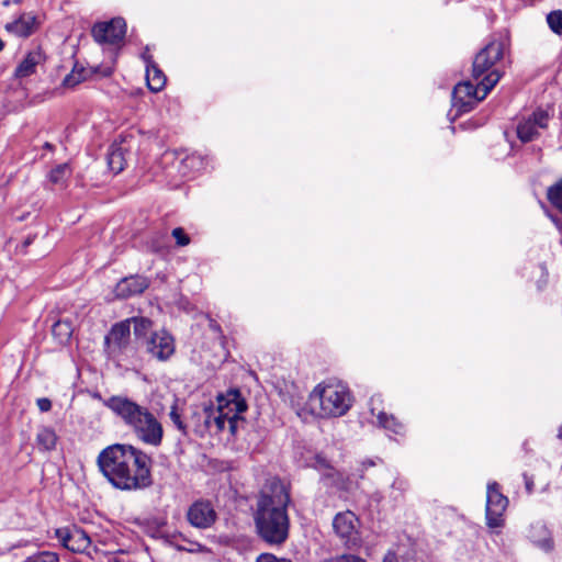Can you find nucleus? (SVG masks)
I'll return each instance as SVG.
<instances>
[{"mask_svg": "<svg viewBox=\"0 0 562 562\" xmlns=\"http://www.w3.org/2000/svg\"><path fill=\"white\" fill-rule=\"evenodd\" d=\"M57 439L58 438L54 429L49 427H43L36 435V445L38 449L43 451H50L55 449Z\"/></svg>", "mask_w": 562, "mask_h": 562, "instance_id": "a211bd4d", "label": "nucleus"}, {"mask_svg": "<svg viewBox=\"0 0 562 562\" xmlns=\"http://www.w3.org/2000/svg\"><path fill=\"white\" fill-rule=\"evenodd\" d=\"M289 503V491L278 479H272L261 491L254 519L258 535L267 543L281 544L288 539Z\"/></svg>", "mask_w": 562, "mask_h": 562, "instance_id": "f03ea898", "label": "nucleus"}, {"mask_svg": "<svg viewBox=\"0 0 562 562\" xmlns=\"http://www.w3.org/2000/svg\"><path fill=\"white\" fill-rule=\"evenodd\" d=\"M549 120V112L538 109L531 116L518 124V138L524 143L533 140L540 135V130H546L548 127Z\"/></svg>", "mask_w": 562, "mask_h": 562, "instance_id": "9d476101", "label": "nucleus"}, {"mask_svg": "<svg viewBox=\"0 0 562 562\" xmlns=\"http://www.w3.org/2000/svg\"><path fill=\"white\" fill-rule=\"evenodd\" d=\"M169 417H170L171 422L173 423V425L177 427V429L179 431H181L182 435L188 434V430H187L188 426L182 420V416H181V413L179 412L177 402L171 406Z\"/></svg>", "mask_w": 562, "mask_h": 562, "instance_id": "cd10ccee", "label": "nucleus"}, {"mask_svg": "<svg viewBox=\"0 0 562 562\" xmlns=\"http://www.w3.org/2000/svg\"><path fill=\"white\" fill-rule=\"evenodd\" d=\"M501 79L498 71H491L483 77L476 87L470 81L458 83L452 92L453 106L461 112H468L495 87Z\"/></svg>", "mask_w": 562, "mask_h": 562, "instance_id": "39448f33", "label": "nucleus"}, {"mask_svg": "<svg viewBox=\"0 0 562 562\" xmlns=\"http://www.w3.org/2000/svg\"><path fill=\"white\" fill-rule=\"evenodd\" d=\"M503 57V45L499 42L487 44L474 58L472 76L479 80L485 77L494 64Z\"/></svg>", "mask_w": 562, "mask_h": 562, "instance_id": "1a4fd4ad", "label": "nucleus"}, {"mask_svg": "<svg viewBox=\"0 0 562 562\" xmlns=\"http://www.w3.org/2000/svg\"><path fill=\"white\" fill-rule=\"evenodd\" d=\"M130 336V319H125L112 326L110 333L105 336V344L111 352L121 351L127 346Z\"/></svg>", "mask_w": 562, "mask_h": 562, "instance_id": "4468645a", "label": "nucleus"}, {"mask_svg": "<svg viewBox=\"0 0 562 562\" xmlns=\"http://www.w3.org/2000/svg\"><path fill=\"white\" fill-rule=\"evenodd\" d=\"M29 562H59V557L55 552L42 551L27 558Z\"/></svg>", "mask_w": 562, "mask_h": 562, "instance_id": "c85d7f7f", "label": "nucleus"}, {"mask_svg": "<svg viewBox=\"0 0 562 562\" xmlns=\"http://www.w3.org/2000/svg\"><path fill=\"white\" fill-rule=\"evenodd\" d=\"M326 562H367L364 559L353 554H342Z\"/></svg>", "mask_w": 562, "mask_h": 562, "instance_id": "473e14b6", "label": "nucleus"}, {"mask_svg": "<svg viewBox=\"0 0 562 562\" xmlns=\"http://www.w3.org/2000/svg\"><path fill=\"white\" fill-rule=\"evenodd\" d=\"M52 331L59 342L65 344L72 335V325L68 321H57L53 325Z\"/></svg>", "mask_w": 562, "mask_h": 562, "instance_id": "393cba45", "label": "nucleus"}, {"mask_svg": "<svg viewBox=\"0 0 562 562\" xmlns=\"http://www.w3.org/2000/svg\"><path fill=\"white\" fill-rule=\"evenodd\" d=\"M5 27L20 37H27L36 30L37 21L33 14L24 13L14 22L7 24Z\"/></svg>", "mask_w": 562, "mask_h": 562, "instance_id": "f3484780", "label": "nucleus"}, {"mask_svg": "<svg viewBox=\"0 0 562 562\" xmlns=\"http://www.w3.org/2000/svg\"><path fill=\"white\" fill-rule=\"evenodd\" d=\"M547 22L553 33L562 35V10L551 11L547 15Z\"/></svg>", "mask_w": 562, "mask_h": 562, "instance_id": "bb28decb", "label": "nucleus"}, {"mask_svg": "<svg viewBox=\"0 0 562 562\" xmlns=\"http://www.w3.org/2000/svg\"><path fill=\"white\" fill-rule=\"evenodd\" d=\"M382 562H400L397 555L394 552H387L383 558Z\"/></svg>", "mask_w": 562, "mask_h": 562, "instance_id": "c9c22d12", "label": "nucleus"}, {"mask_svg": "<svg viewBox=\"0 0 562 562\" xmlns=\"http://www.w3.org/2000/svg\"><path fill=\"white\" fill-rule=\"evenodd\" d=\"M313 409L318 408L321 417H338L345 415L351 406L348 387L340 381L329 380L317 384L310 394Z\"/></svg>", "mask_w": 562, "mask_h": 562, "instance_id": "20e7f679", "label": "nucleus"}, {"mask_svg": "<svg viewBox=\"0 0 562 562\" xmlns=\"http://www.w3.org/2000/svg\"><path fill=\"white\" fill-rule=\"evenodd\" d=\"M217 402L218 405L216 408L221 412L222 416L227 419L231 431L235 432L236 423L240 414L247 409L246 403L238 397V392L234 393L232 400H227V396L218 395Z\"/></svg>", "mask_w": 562, "mask_h": 562, "instance_id": "ddd939ff", "label": "nucleus"}, {"mask_svg": "<svg viewBox=\"0 0 562 562\" xmlns=\"http://www.w3.org/2000/svg\"><path fill=\"white\" fill-rule=\"evenodd\" d=\"M256 562H291V561L286 560V559H278L277 557H274L273 554H270V553H263L257 558Z\"/></svg>", "mask_w": 562, "mask_h": 562, "instance_id": "72a5a7b5", "label": "nucleus"}, {"mask_svg": "<svg viewBox=\"0 0 562 562\" xmlns=\"http://www.w3.org/2000/svg\"><path fill=\"white\" fill-rule=\"evenodd\" d=\"M368 465L372 467V465H374V462L373 461H369Z\"/></svg>", "mask_w": 562, "mask_h": 562, "instance_id": "a19ab883", "label": "nucleus"}, {"mask_svg": "<svg viewBox=\"0 0 562 562\" xmlns=\"http://www.w3.org/2000/svg\"><path fill=\"white\" fill-rule=\"evenodd\" d=\"M37 406L41 412H48L52 408V402L46 397L38 398Z\"/></svg>", "mask_w": 562, "mask_h": 562, "instance_id": "f704fd0d", "label": "nucleus"}, {"mask_svg": "<svg viewBox=\"0 0 562 562\" xmlns=\"http://www.w3.org/2000/svg\"><path fill=\"white\" fill-rule=\"evenodd\" d=\"M508 506V498L499 491L497 483L487 485L486 495V525L490 528H498L504 525V513Z\"/></svg>", "mask_w": 562, "mask_h": 562, "instance_id": "6e6552de", "label": "nucleus"}, {"mask_svg": "<svg viewBox=\"0 0 562 562\" xmlns=\"http://www.w3.org/2000/svg\"><path fill=\"white\" fill-rule=\"evenodd\" d=\"M171 235L176 239V244L179 247H184L190 244V237L186 234L182 227L173 228Z\"/></svg>", "mask_w": 562, "mask_h": 562, "instance_id": "c756f323", "label": "nucleus"}, {"mask_svg": "<svg viewBox=\"0 0 562 562\" xmlns=\"http://www.w3.org/2000/svg\"><path fill=\"white\" fill-rule=\"evenodd\" d=\"M71 168L68 164H60L48 173V180L54 186L64 187L71 176Z\"/></svg>", "mask_w": 562, "mask_h": 562, "instance_id": "5701e85b", "label": "nucleus"}, {"mask_svg": "<svg viewBox=\"0 0 562 562\" xmlns=\"http://www.w3.org/2000/svg\"><path fill=\"white\" fill-rule=\"evenodd\" d=\"M44 148H45V149H48V150H53V149H54V145H53V144H50V143H48V142H46V143L44 144Z\"/></svg>", "mask_w": 562, "mask_h": 562, "instance_id": "e433bc0d", "label": "nucleus"}, {"mask_svg": "<svg viewBox=\"0 0 562 562\" xmlns=\"http://www.w3.org/2000/svg\"><path fill=\"white\" fill-rule=\"evenodd\" d=\"M126 23L122 18L95 23L91 30L93 40L100 45L119 46L123 43Z\"/></svg>", "mask_w": 562, "mask_h": 562, "instance_id": "423d86ee", "label": "nucleus"}, {"mask_svg": "<svg viewBox=\"0 0 562 562\" xmlns=\"http://www.w3.org/2000/svg\"><path fill=\"white\" fill-rule=\"evenodd\" d=\"M359 524L358 517L352 512L346 510L334 517L333 528L346 547L355 548L361 542Z\"/></svg>", "mask_w": 562, "mask_h": 562, "instance_id": "0eeeda50", "label": "nucleus"}, {"mask_svg": "<svg viewBox=\"0 0 562 562\" xmlns=\"http://www.w3.org/2000/svg\"><path fill=\"white\" fill-rule=\"evenodd\" d=\"M147 86L153 92H159L166 85V77L155 65L147 66Z\"/></svg>", "mask_w": 562, "mask_h": 562, "instance_id": "aec40b11", "label": "nucleus"}, {"mask_svg": "<svg viewBox=\"0 0 562 562\" xmlns=\"http://www.w3.org/2000/svg\"><path fill=\"white\" fill-rule=\"evenodd\" d=\"M82 80V76L81 74H75V72H71L69 75H67L64 80H63V85L65 87H75L76 85H78L80 81Z\"/></svg>", "mask_w": 562, "mask_h": 562, "instance_id": "2f4dec72", "label": "nucleus"}, {"mask_svg": "<svg viewBox=\"0 0 562 562\" xmlns=\"http://www.w3.org/2000/svg\"><path fill=\"white\" fill-rule=\"evenodd\" d=\"M526 487H527L528 492H531V490H532V483L527 482V483H526Z\"/></svg>", "mask_w": 562, "mask_h": 562, "instance_id": "4c0bfd02", "label": "nucleus"}, {"mask_svg": "<svg viewBox=\"0 0 562 562\" xmlns=\"http://www.w3.org/2000/svg\"><path fill=\"white\" fill-rule=\"evenodd\" d=\"M108 166L114 173L121 172L125 167V157L123 149L115 145L111 146L108 151Z\"/></svg>", "mask_w": 562, "mask_h": 562, "instance_id": "4be33fe9", "label": "nucleus"}, {"mask_svg": "<svg viewBox=\"0 0 562 562\" xmlns=\"http://www.w3.org/2000/svg\"><path fill=\"white\" fill-rule=\"evenodd\" d=\"M44 55L40 49L30 52L16 66L13 74L14 78L23 79L32 76L36 72L37 66L44 63Z\"/></svg>", "mask_w": 562, "mask_h": 562, "instance_id": "dca6fc26", "label": "nucleus"}, {"mask_svg": "<svg viewBox=\"0 0 562 562\" xmlns=\"http://www.w3.org/2000/svg\"><path fill=\"white\" fill-rule=\"evenodd\" d=\"M104 405L121 417L140 441L154 447L161 443L162 425L147 407L125 396H111Z\"/></svg>", "mask_w": 562, "mask_h": 562, "instance_id": "7ed1b4c3", "label": "nucleus"}, {"mask_svg": "<svg viewBox=\"0 0 562 562\" xmlns=\"http://www.w3.org/2000/svg\"><path fill=\"white\" fill-rule=\"evenodd\" d=\"M376 418L379 425L385 429H390L395 434H400L403 430L402 424L398 423L392 415L389 416L384 412H379L376 414Z\"/></svg>", "mask_w": 562, "mask_h": 562, "instance_id": "a878e982", "label": "nucleus"}, {"mask_svg": "<svg viewBox=\"0 0 562 562\" xmlns=\"http://www.w3.org/2000/svg\"><path fill=\"white\" fill-rule=\"evenodd\" d=\"M71 532L68 528H58L55 530V536L61 541V544L67 549L70 540Z\"/></svg>", "mask_w": 562, "mask_h": 562, "instance_id": "7c9ffc66", "label": "nucleus"}, {"mask_svg": "<svg viewBox=\"0 0 562 562\" xmlns=\"http://www.w3.org/2000/svg\"><path fill=\"white\" fill-rule=\"evenodd\" d=\"M128 319L130 325L133 324L134 326V335L137 338L146 340L149 337L148 334L150 333L153 327L151 321L146 317H132Z\"/></svg>", "mask_w": 562, "mask_h": 562, "instance_id": "b1692460", "label": "nucleus"}, {"mask_svg": "<svg viewBox=\"0 0 562 562\" xmlns=\"http://www.w3.org/2000/svg\"><path fill=\"white\" fill-rule=\"evenodd\" d=\"M558 438L562 439V425L559 428Z\"/></svg>", "mask_w": 562, "mask_h": 562, "instance_id": "58836bf2", "label": "nucleus"}, {"mask_svg": "<svg viewBox=\"0 0 562 562\" xmlns=\"http://www.w3.org/2000/svg\"><path fill=\"white\" fill-rule=\"evenodd\" d=\"M188 521L195 528H210L217 518V514L209 501L194 502L187 512Z\"/></svg>", "mask_w": 562, "mask_h": 562, "instance_id": "9b49d317", "label": "nucleus"}, {"mask_svg": "<svg viewBox=\"0 0 562 562\" xmlns=\"http://www.w3.org/2000/svg\"><path fill=\"white\" fill-rule=\"evenodd\" d=\"M203 415L204 425L206 428L215 426L217 431L224 430L227 419L222 416L221 412L217 408L204 407Z\"/></svg>", "mask_w": 562, "mask_h": 562, "instance_id": "412c9836", "label": "nucleus"}, {"mask_svg": "<svg viewBox=\"0 0 562 562\" xmlns=\"http://www.w3.org/2000/svg\"><path fill=\"white\" fill-rule=\"evenodd\" d=\"M97 464L117 490L137 491L151 485L150 457L131 445L114 443L104 448Z\"/></svg>", "mask_w": 562, "mask_h": 562, "instance_id": "f257e3e1", "label": "nucleus"}, {"mask_svg": "<svg viewBox=\"0 0 562 562\" xmlns=\"http://www.w3.org/2000/svg\"><path fill=\"white\" fill-rule=\"evenodd\" d=\"M146 350L154 358L164 361L175 352L173 338L166 331H155L145 341Z\"/></svg>", "mask_w": 562, "mask_h": 562, "instance_id": "f8f14e48", "label": "nucleus"}, {"mask_svg": "<svg viewBox=\"0 0 562 562\" xmlns=\"http://www.w3.org/2000/svg\"><path fill=\"white\" fill-rule=\"evenodd\" d=\"M71 540L67 547L72 552H83L90 546V538L81 528H75L71 532Z\"/></svg>", "mask_w": 562, "mask_h": 562, "instance_id": "6ab92c4d", "label": "nucleus"}, {"mask_svg": "<svg viewBox=\"0 0 562 562\" xmlns=\"http://www.w3.org/2000/svg\"><path fill=\"white\" fill-rule=\"evenodd\" d=\"M149 286V282L145 277L131 276L120 280L114 289L119 299H126L143 293Z\"/></svg>", "mask_w": 562, "mask_h": 562, "instance_id": "2eb2a0df", "label": "nucleus"}, {"mask_svg": "<svg viewBox=\"0 0 562 562\" xmlns=\"http://www.w3.org/2000/svg\"><path fill=\"white\" fill-rule=\"evenodd\" d=\"M4 47V43L2 42V40L0 38V52L3 49Z\"/></svg>", "mask_w": 562, "mask_h": 562, "instance_id": "ea45409f", "label": "nucleus"}]
</instances>
